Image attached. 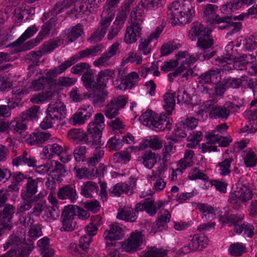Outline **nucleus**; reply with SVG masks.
<instances>
[{
	"instance_id": "3c124183",
	"label": "nucleus",
	"mask_w": 257,
	"mask_h": 257,
	"mask_svg": "<svg viewBox=\"0 0 257 257\" xmlns=\"http://www.w3.org/2000/svg\"><path fill=\"white\" fill-rule=\"evenodd\" d=\"M90 65L86 62H81L73 66L71 68V72L74 74L81 75L87 71L91 70Z\"/></svg>"
},
{
	"instance_id": "f3484780",
	"label": "nucleus",
	"mask_w": 257,
	"mask_h": 257,
	"mask_svg": "<svg viewBox=\"0 0 257 257\" xmlns=\"http://www.w3.org/2000/svg\"><path fill=\"white\" fill-rule=\"evenodd\" d=\"M57 196L60 200H68L71 203H74L78 197L75 186L70 184L60 188Z\"/></svg>"
},
{
	"instance_id": "09e8293b",
	"label": "nucleus",
	"mask_w": 257,
	"mask_h": 257,
	"mask_svg": "<svg viewBox=\"0 0 257 257\" xmlns=\"http://www.w3.org/2000/svg\"><path fill=\"white\" fill-rule=\"evenodd\" d=\"M63 40H61L58 38L55 40L45 42L42 48L43 53L46 54L53 51L56 48L63 44Z\"/></svg>"
},
{
	"instance_id": "2eb2a0df",
	"label": "nucleus",
	"mask_w": 257,
	"mask_h": 257,
	"mask_svg": "<svg viewBox=\"0 0 257 257\" xmlns=\"http://www.w3.org/2000/svg\"><path fill=\"white\" fill-rule=\"evenodd\" d=\"M108 94L105 89H93L85 95L87 96V99L91 101L94 107H100L103 105Z\"/></svg>"
},
{
	"instance_id": "f257e3e1",
	"label": "nucleus",
	"mask_w": 257,
	"mask_h": 257,
	"mask_svg": "<svg viewBox=\"0 0 257 257\" xmlns=\"http://www.w3.org/2000/svg\"><path fill=\"white\" fill-rule=\"evenodd\" d=\"M84 1L63 0L58 2L53 6L50 13L52 15L56 16L73 6L70 10L66 12L67 17L77 19L82 17L84 14L88 15L91 12L88 9V7L85 4L86 1L83 3Z\"/></svg>"
},
{
	"instance_id": "4d7b16f0",
	"label": "nucleus",
	"mask_w": 257,
	"mask_h": 257,
	"mask_svg": "<svg viewBox=\"0 0 257 257\" xmlns=\"http://www.w3.org/2000/svg\"><path fill=\"white\" fill-rule=\"evenodd\" d=\"M113 157L115 162L125 164L130 161L131 156L127 151H123L115 153Z\"/></svg>"
},
{
	"instance_id": "e2e57ef3",
	"label": "nucleus",
	"mask_w": 257,
	"mask_h": 257,
	"mask_svg": "<svg viewBox=\"0 0 257 257\" xmlns=\"http://www.w3.org/2000/svg\"><path fill=\"white\" fill-rule=\"evenodd\" d=\"M135 0H125L121 6V10L118 12L117 16L126 19L127 16L130 13V7L133 4Z\"/></svg>"
},
{
	"instance_id": "6e6552de",
	"label": "nucleus",
	"mask_w": 257,
	"mask_h": 257,
	"mask_svg": "<svg viewBox=\"0 0 257 257\" xmlns=\"http://www.w3.org/2000/svg\"><path fill=\"white\" fill-rule=\"evenodd\" d=\"M104 116L101 113H96L95 115V119L93 121L90 122L87 127V131L93 137L95 142L98 141L101 144L102 130L104 128Z\"/></svg>"
},
{
	"instance_id": "aec40b11",
	"label": "nucleus",
	"mask_w": 257,
	"mask_h": 257,
	"mask_svg": "<svg viewBox=\"0 0 257 257\" xmlns=\"http://www.w3.org/2000/svg\"><path fill=\"white\" fill-rule=\"evenodd\" d=\"M225 52L224 56L218 57L215 59L216 61L218 62V64H221L223 66L225 65L226 63H229L227 61L232 62L238 55L237 50L234 48L232 42L228 44L225 47Z\"/></svg>"
},
{
	"instance_id": "603ef678",
	"label": "nucleus",
	"mask_w": 257,
	"mask_h": 257,
	"mask_svg": "<svg viewBox=\"0 0 257 257\" xmlns=\"http://www.w3.org/2000/svg\"><path fill=\"white\" fill-rule=\"evenodd\" d=\"M232 161L231 158H226L224 161L218 163L219 167V173L221 176H226L230 173V164Z\"/></svg>"
},
{
	"instance_id": "dca6fc26",
	"label": "nucleus",
	"mask_w": 257,
	"mask_h": 257,
	"mask_svg": "<svg viewBox=\"0 0 257 257\" xmlns=\"http://www.w3.org/2000/svg\"><path fill=\"white\" fill-rule=\"evenodd\" d=\"M13 166L18 167L19 166H27L29 167H35L36 166L37 160L34 156H32L27 151L14 157L12 161Z\"/></svg>"
},
{
	"instance_id": "5701e85b",
	"label": "nucleus",
	"mask_w": 257,
	"mask_h": 257,
	"mask_svg": "<svg viewBox=\"0 0 257 257\" xmlns=\"http://www.w3.org/2000/svg\"><path fill=\"white\" fill-rule=\"evenodd\" d=\"M115 77L113 69H106L99 71L96 76V83L99 89H105L109 79L113 80Z\"/></svg>"
},
{
	"instance_id": "473e14b6",
	"label": "nucleus",
	"mask_w": 257,
	"mask_h": 257,
	"mask_svg": "<svg viewBox=\"0 0 257 257\" xmlns=\"http://www.w3.org/2000/svg\"><path fill=\"white\" fill-rule=\"evenodd\" d=\"M131 187L130 185L125 182H119L113 187L109 189V193L110 195L115 196H120L122 193L128 194L131 192Z\"/></svg>"
},
{
	"instance_id": "423d86ee",
	"label": "nucleus",
	"mask_w": 257,
	"mask_h": 257,
	"mask_svg": "<svg viewBox=\"0 0 257 257\" xmlns=\"http://www.w3.org/2000/svg\"><path fill=\"white\" fill-rule=\"evenodd\" d=\"M218 7L212 4H207L204 7L203 9V17L205 18L206 22H210V26L213 29H216V26H219V24L224 22H228L230 18L228 16H224L220 17L218 15H216V11Z\"/></svg>"
},
{
	"instance_id": "7c9ffc66",
	"label": "nucleus",
	"mask_w": 257,
	"mask_h": 257,
	"mask_svg": "<svg viewBox=\"0 0 257 257\" xmlns=\"http://www.w3.org/2000/svg\"><path fill=\"white\" fill-rule=\"evenodd\" d=\"M39 251L43 254V257H51L53 255L54 251L50 244V239L47 237H44L40 239L38 242Z\"/></svg>"
},
{
	"instance_id": "6ab92c4d",
	"label": "nucleus",
	"mask_w": 257,
	"mask_h": 257,
	"mask_svg": "<svg viewBox=\"0 0 257 257\" xmlns=\"http://www.w3.org/2000/svg\"><path fill=\"white\" fill-rule=\"evenodd\" d=\"M34 33H23L20 37L15 41L7 44L11 40L9 33H0V47H16L22 44L27 39L30 38Z\"/></svg>"
},
{
	"instance_id": "c03bdc74",
	"label": "nucleus",
	"mask_w": 257,
	"mask_h": 257,
	"mask_svg": "<svg viewBox=\"0 0 257 257\" xmlns=\"http://www.w3.org/2000/svg\"><path fill=\"white\" fill-rule=\"evenodd\" d=\"M210 33H202L199 37L197 45L198 47L206 50L210 48L213 44V40Z\"/></svg>"
},
{
	"instance_id": "6e6d98bb",
	"label": "nucleus",
	"mask_w": 257,
	"mask_h": 257,
	"mask_svg": "<svg viewBox=\"0 0 257 257\" xmlns=\"http://www.w3.org/2000/svg\"><path fill=\"white\" fill-rule=\"evenodd\" d=\"M74 171L75 172L76 176L81 179L83 178L91 179L94 177V169L92 171H88L86 168H77L75 167Z\"/></svg>"
},
{
	"instance_id": "c756f323",
	"label": "nucleus",
	"mask_w": 257,
	"mask_h": 257,
	"mask_svg": "<svg viewBox=\"0 0 257 257\" xmlns=\"http://www.w3.org/2000/svg\"><path fill=\"white\" fill-rule=\"evenodd\" d=\"M83 86L86 89H99L97 86L96 79L95 80L93 70H89L81 77Z\"/></svg>"
},
{
	"instance_id": "0e129e2a",
	"label": "nucleus",
	"mask_w": 257,
	"mask_h": 257,
	"mask_svg": "<svg viewBox=\"0 0 257 257\" xmlns=\"http://www.w3.org/2000/svg\"><path fill=\"white\" fill-rule=\"evenodd\" d=\"M21 198L24 202L18 207V214H22V213H25V211L29 210L32 207L33 203L37 201V199L27 200L24 197H21Z\"/></svg>"
},
{
	"instance_id": "ea45409f",
	"label": "nucleus",
	"mask_w": 257,
	"mask_h": 257,
	"mask_svg": "<svg viewBox=\"0 0 257 257\" xmlns=\"http://www.w3.org/2000/svg\"><path fill=\"white\" fill-rule=\"evenodd\" d=\"M27 123L21 117V118L11 121L10 123V130L14 134H22L27 128Z\"/></svg>"
},
{
	"instance_id": "f704fd0d",
	"label": "nucleus",
	"mask_w": 257,
	"mask_h": 257,
	"mask_svg": "<svg viewBox=\"0 0 257 257\" xmlns=\"http://www.w3.org/2000/svg\"><path fill=\"white\" fill-rule=\"evenodd\" d=\"M242 218L235 214H228L224 217V222L229 223L234 226V231L237 233H240L243 229V223L240 225Z\"/></svg>"
},
{
	"instance_id": "13d9d810",
	"label": "nucleus",
	"mask_w": 257,
	"mask_h": 257,
	"mask_svg": "<svg viewBox=\"0 0 257 257\" xmlns=\"http://www.w3.org/2000/svg\"><path fill=\"white\" fill-rule=\"evenodd\" d=\"M188 178L191 180L200 179L204 181H207L208 179L207 175L199 170L197 168H194L191 170L188 175Z\"/></svg>"
},
{
	"instance_id": "49530a36",
	"label": "nucleus",
	"mask_w": 257,
	"mask_h": 257,
	"mask_svg": "<svg viewBox=\"0 0 257 257\" xmlns=\"http://www.w3.org/2000/svg\"><path fill=\"white\" fill-rule=\"evenodd\" d=\"M70 67V65L66 60L57 67L47 71L46 72V77L49 78L50 81L51 78L56 77L58 75L62 73Z\"/></svg>"
},
{
	"instance_id": "4c0bfd02",
	"label": "nucleus",
	"mask_w": 257,
	"mask_h": 257,
	"mask_svg": "<svg viewBox=\"0 0 257 257\" xmlns=\"http://www.w3.org/2000/svg\"><path fill=\"white\" fill-rule=\"evenodd\" d=\"M66 171L64 165L57 161L54 166L52 167V170L50 171V174L53 179L58 182H61L62 178L65 176Z\"/></svg>"
},
{
	"instance_id": "8fccbe9b",
	"label": "nucleus",
	"mask_w": 257,
	"mask_h": 257,
	"mask_svg": "<svg viewBox=\"0 0 257 257\" xmlns=\"http://www.w3.org/2000/svg\"><path fill=\"white\" fill-rule=\"evenodd\" d=\"M202 133L200 131L193 132L188 136L187 141L190 142L187 147L190 148H195L202 140Z\"/></svg>"
},
{
	"instance_id": "58836bf2",
	"label": "nucleus",
	"mask_w": 257,
	"mask_h": 257,
	"mask_svg": "<svg viewBox=\"0 0 257 257\" xmlns=\"http://www.w3.org/2000/svg\"><path fill=\"white\" fill-rule=\"evenodd\" d=\"M219 74L218 70H209L204 73H202L198 79L201 84H209L213 82L214 79H217Z\"/></svg>"
},
{
	"instance_id": "bf43d9fd",
	"label": "nucleus",
	"mask_w": 257,
	"mask_h": 257,
	"mask_svg": "<svg viewBox=\"0 0 257 257\" xmlns=\"http://www.w3.org/2000/svg\"><path fill=\"white\" fill-rule=\"evenodd\" d=\"M89 56H90V55L89 52V50L88 48H86L83 51H79L77 54L70 57L67 60V61L70 66H71L79 60Z\"/></svg>"
},
{
	"instance_id": "ddd939ff",
	"label": "nucleus",
	"mask_w": 257,
	"mask_h": 257,
	"mask_svg": "<svg viewBox=\"0 0 257 257\" xmlns=\"http://www.w3.org/2000/svg\"><path fill=\"white\" fill-rule=\"evenodd\" d=\"M124 236L123 229L117 224H111L109 226V229L105 230L103 237L106 240L110 242H106V246H116V243L113 241L119 240Z\"/></svg>"
},
{
	"instance_id": "4be33fe9",
	"label": "nucleus",
	"mask_w": 257,
	"mask_h": 257,
	"mask_svg": "<svg viewBox=\"0 0 257 257\" xmlns=\"http://www.w3.org/2000/svg\"><path fill=\"white\" fill-rule=\"evenodd\" d=\"M139 80V76L137 72H131L124 77H120V82L118 88L122 90L132 89L136 85Z\"/></svg>"
},
{
	"instance_id": "bb28decb",
	"label": "nucleus",
	"mask_w": 257,
	"mask_h": 257,
	"mask_svg": "<svg viewBox=\"0 0 257 257\" xmlns=\"http://www.w3.org/2000/svg\"><path fill=\"white\" fill-rule=\"evenodd\" d=\"M120 0H106L101 15V18H107L113 20L115 13V8Z\"/></svg>"
},
{
	"instance_id": "e433bc0d",
	"label": "nucleus",
	"mask_w": 257,
	"mask_h": 257,
	"mask_svg": "<svg viewBox=\"0 0 257 257\" xmlns=\"http://www.w3.org/2000/svg\"><path fill=\"white\" fill-rule=\"evenodd\" d=\"M167 253V250L154 246L148 248L147 250L143 251L140 257H166Z\"/></svg>"
},
{
	"instance_id": "1a4fd4ad",
	"label": "nucleus",
	"mask_w": 257,
	"mask_h": 257,
	"mask_svg": "<svg viewBox=\"0 0 257 257\" xmlns=\"http://www.w3.org/2000/svg\"><path fill=\"white\" fill-rule=\"evenodd\" d=\"M67 137L70 140L77 143L84 142L89 147H92L93 145L99 146L101 144L99 141L95 142L93 137H90L89 134L88 136L85 133L80 129L73 128L70 130L67 133Z\"/></svg>"
},
{
	"instance_id": "20e7f679",
	"label": "nucleus",
	"mask_w": 257,
	"mask_h": 257,
	"mask_svg": "<svg viewBox=\"0 0 257 257\" xmlns=\"http://www.w3.org/2000/svg\"><path fill=\"white\" fill-rule=\"evenodd\" d=\"M166 114L158 116L157 114L149 110L143 113L140 117L142 123L156 132L169 131L171 123L166 120Z\"/></svg>"
},
{
	"instance_id": "a878e982",
	"label": "nucleus",
	"mask_w": 257,
	"mask_h": 257,
	"mask_svg": "<svg viewBox=\"0 0 257 257\" xmlns=\"http://www.w3.org/2000/svg\"><path fill=\"white\" fill-rule=\"evenodd\" d=\"M176 97L175 92H172L171 90L167 91L163 95V108L168 115H171L175 108Z\"/></svg>"
},
{
	"instance_id": "f8f14e48",
	"label": "nucleus",
	"mask_w": 257,
	"mask_h": 257,
	"mask_svg": "<svg viewBox=\"0 0 257 257\" xmlns=\"http://www.w3.org/2000/svg\"><path fill=\"white\" fill-rule=\"evenodd\" d=\"M42 181V179L37 178L33 179L31 177L27 178V183L21 190V197H24L27 200L38 199L37 196H34L38 191V182Z\"/></svg>"
},
{
	"instance_id": "a18cd8bd",
	"label": "nucleus",
	"mask_w": 257,
	"mask_h": 257,
	"mask_svg": "<svg viewBox=\"0 0 257 257\" xmlns=\"http://www.w3.org/2000/svg\"><path fill=\"white\" fill-rule=\"evenodd\" d=\"M194 153L192 150H186L184 153L183 158H182L178 162V165L182 169H185L191 167L194 163L193 157Z\"/></svg>"
},
{
	"instance_id": "79ce46f5",
	"label": "nucleus",
	"mask_w": 257,
	"mask_h": 257,
	"mask_svg": "<svg viewBox=\"0 0 257 257\" xmlns=\"http://www.w3.org/2000/svg\"><path fill=\"white\" fill-rule=\"evenodd\" d=\"M171 214L166 209H162L158 213V219L156 221L154 227L159 229L161 227H164L166 224L170 220Z\"/></svg>"
},
{
	"instance_id": "7ed1b4c3",
	"label": "nucleus",
	"mask_w": 257,
	"mask_h": 257,
	"mask_svg": "<svg viewBox=\"0 0 257 257\" xmlns=\"http://www.w3.org/2000/svg\"><path fill=\"white\" fill-rule=\"evenodd\" d=\"M184 3L182 6H181L178 1H175L172 3L170 7H169L167 12L168 19L171 21V23L173 26L188 23L189 22V15L192 16L190 4L185 1Z\"/></svg>"
},
{
	"instance_id": "37998d69",
	"label": "nucleus",
	"mask_w": 257,
	"mask_h": 257,
	"mask_svg": "<svg viewBox=\"0 0 257 257\" xmlns=\"http://www.w3.org/2000/svg\"><path fill=\"white\" fill-rule=\"evenodd\" d=\"M40 106L34 105L22 113L21 117L24 121L28 122L38 118V113L40 110Z\"/></svg>"
},
{
	"instance_id": "412c9836",
	"label": "nucleus",
	"mask_w": 257,
	"mask_h": 257,
	"mask_svg": "<svg viewBox=\"0 0 257 257\" xmlns=\"http://www.w3.org/2000/svg\"><path fill=\"white\" fill-rule=\"evenodd\" d=\"M157 154L152 152L150 150H146L142 152L141 155L138 158V161L143 164L145 167L152 169L157 163Z\"/></svg>"
},
{
	"instance_id": "72a5a7b5",
	"label": "nucleus",
	"mask_w": 257,
	"mask_h": 257,
	"mask_svg": "<svg viewBox=\"0 0 257 257\" xmlns=\"http://www.w3.org/2000/svg\"><path fill=\"white\" fill-rule=\"evenodd\" d=\"M99 188L96 183L88 181L85 182L82 186L81 188V194L85 197H93L92 193H97L98 191Z\"/></svg>"
},
{
	"instance_id": "052dcab7",
	"label": "nucleus",
	"mask_w": 257,
	"mask_h": 257,
	"mask_svg": "<svg viewBox=\"0 0 257 257\" xmlns=\"http://www.w3.org/2000/svg\"><path fill=\"white\" fill-rule=\"evenodd\" d=\"M86 150V147L82 146H79L74 149L73 155L77 162H83L85 160Z\"/></svg>"
},
{
	"instance_id": "a211bd4d",
	"label": "nucleus",
	"mask_w": 257,
	"mask_h": 257,
	"mask_svg": "<svg viewBox=\"0 0 257 257\" xmlns=\"http://www.w3.org/2000/svg\"><path fill=\"white\" fill-rule=\"evenodd\" d=\"M47 112L56 121L63 119L67 115L66 106L61 102L50 104L47 109Z\"/></svg>"
},
{
	"instance_id": "b1692460",
	"label": "nucleus",
	"mask_w": 257,
	"mask_h": 257,
	"mask_svg": "<svg viewBox=\"0 0 257 257\" xmlns=\"http://www.w3.org/2000/svg\"><path fill=\"white\" fill-rule=\"evenodd\" d=\"M51 136L49 133L35 131L31 134L26 141L30 145H39L47 141Z\"/></svg>"
},
{
	"instance_id": "2f4dec72",
	"label": "nucleus",
	"mask_w": 257,
	"mask_h": 257,
	"mask_svg": "<svg viewBox=\"0 0 257 257\" xmlns=\"http://www.w3.org/2000/svg\"><path fill=\"white\" fill-rule=\"evenodd\" d=\"M229 110L226 108L225 105H216L215 107L210 111L209 117L212 119H226L229 116Z\"/></svg>"
},
{
	"instance_id": "5fc2aeb1",
	"label": "nucleus",
	"mask_w": 257,
	"mask_h": 257,
	"mask_svg": "<svg viewBox=\"0 0 257 257\" xmlns=\"http://www.w3.org/2000/svg\"><path fill=\"white\" fill-rule=\"evenodd\" d=\"M228 17L230 18L228 22H224V23H222L223 24L222 26H216V27H217V30L225 29L229 30L231 27H233L234 29L231 30L232 31H235L237 32L240 31L242 26V23L241 22H233L232 21V16Z\"/></svg>"
},
{
	"instance_id": "338daca9",
	"label": "nucleus",
	"mask_w": 257,
	"mask_h": 257,
	"mask_svg": "<svg viewBox=\"0 0 257 257\" xmlns=\"http://www.w3.org/2000/svg\"><path fill=\"white\" fill-rule=\"evenodd\" d=\"M245 76H241L240 78H229L227 79L224 83L227 88H238L244 81Z\"/></svg>"
},
{
	"instance_id": "c9c22d12",
	"label": "nucleus",
	"mask_w": 257,
	"mask_h": 257,
	"mask_svg": "<svg viewBox=\"0 0 257 257\" xmlns=\"http://www.w3.org/2000/svg\"><path fill=\"white\" fill-rule=\"evenodd\" d=\"M206 139L208 142L211 144L219 143L220 147H225L229 145L231 142L230 137H223L218 135L208 134L206 136Z\"/></svg>"
},
{
	"instance_id": "cd10ccee",
	"label": "nucleus",
	"mask_w": 257,
	"mask_h": 257,
	"mask_svg": "<svg viewBox=\"0 0 257 257\" xmlns=\"http://www.w3.org/2000/svg\"><path fill=\"white\" fill-rule=\"evenodd\" d=\"M116 217L127 222H134L137 219V216L133 208L124 207L118 211Z\"/></svg>"
},
{
	"instance_id": "0eeeda50",
	"label": "nucleus",
	"mask_w": 257,
	"mask_h": 257,
	"mask_svg": "<svg viewBox=\"0 0 257 257\" xmlns=\"http://www.w3.org/2000/svg\"><path fill=\"white\" fill-rule=\"evenodd\" d=\"M75 217V211L71 210L69 206H66L62 210L60 221L62 226L61 231H72L75 229L76 222L74 221Z\"/></svg>"
},
{
	"instance_id": "4468645a",
	"label": "nucleus",
	"mask_w": 257,
	"mask_h": 257,
	"mask_svg": "<svg viewBox=\"0 0 257 257\" xmlns=\"http://www.w3.org/2000/svg\"><path fill=\"white\" fill-rule=\"evenodd\" d=\"M198 120L193 117L182 120L176 124L175 136L184 138L187 135V132L194 129L197 125Z\"/></svg>"
},
{
	"instance_id": "39448f33",
	"label": "nucleus",
	"mask_w": 257,
	"mask_h": 257,
	"mask_svg": "<svg viewBox=\"0 0 257 257\" xmlns=\"http://www.w3.org/2000/svg\"><path fill=\"white\" fill-rule=\"evenodd\" d=\"M86 234L82 235L79 243H71L69 246V251L74 255H85L90 249V244L92 241V237L97 234L98 228L88 224L85 227Z\"/></svg>"
},
{
	"instance_id": "680f3d73",
	"label": "nucleus",
	"mask_w": 257,
	"mask_h": 257,
	"mask_svg": "<svg viewBox=\"0 0 257 257\" xmlns=\"http://www.w3.org/2000/svg\"><path fill=\"white\" fill-rule=\"evenodd\" d=\"M13 226L12 220L0 214V236L4 234L5 230H10Z\"/></svg>"
},
{
	"instance_id": "de8ad7c7",
	"label": "nucleus",
	"mask_w": 257,
	"mask_h": 257,
	"mask_svg": "<svg viewBox=\"0 0 257 257\" xmlns=\"http://www.w3.org/2000/svg\"><path fill=\"white\" fill-rule=\"evenodd\" d=\"M237 191L239 192V199L243 203L246 202L252 198L253 195L252 191L246 185H241L238 188Z\"/></svg>"
},
{
	"instance_id": "774afa93",
	"label": "nucleus",
	"mask_w": 257,
	"mask_h": 257,
	"mask_svg": "<svg viewBox=\"0 0 257 257\" xmlns=\"http://www.w3.org/2000/svg\"><path fill=\"white\" fill-rule=\"evenodd\" d=\"M245 246L240 243H236L230 245L229 248L230 253L234 256H240L244 251Z\"/></svg>"
},
{
	"instance_id": "9d476101",
	"label": "nucleus",
	"mask_w": 257,
	"mask_h": 257,
	"mask_svg": "<svg viewBox=\"0 0 257 257\" xmlns=\"http://www.w3.org/2000/svg\"><path fill=\"white\" fill-rule=\"evenodd\" d=\"M126 102V99L122 96L111 100L105 108L106 117L109 119L115 118L119 113L118 110L124 107Z\"/></svg>"
},
{
	"instance_id": "69168bd1",
	"label": "nucleus",
	"mask_w": 257,
	"mask_h": 257,
	"mask_svg": "<svg viewBox=\"0 0 257 257\" xmlns=\"http://www.w3.org/2000/svg\"><path fill=\"white\" fill-rule=\"evenodd\" d=\"M212 27H208V26H204L201 23L199 22H194L192 24L191 30L189 32H211L212 31Z\"/></svg>"
},
{
	"instance_id": "a19ab883",
	"label": "nucleus",
	"mask_w": 257,
	"mask_h": 257,
	"mask_svg": "<svg viewBox=\"0 0 257 257\" xmlns=\"http://www.w3.org/2000/svg\"><path fill=\"white\" fill-rule=\"evenodd\" d=\"M232 62L233 63L232 67L234 69L245 70L247 69V65L249 63V58L247 54H238Z\"/></svg>"
},
{
	"instance_id": "f03ea898",
	"label": "nucleus",
	"mask_w": 257,
	"mask_h": 257,
	"mask_svg": "<svg viewBox=\"0 0 257 257\" xmlns=\"http://www.w3.org/2000/svg\"><path fill=\"white\" fill-rule=\"evenodd\" d=\"M28 233L29 238L26 243H23L17 250L11 248L5 254L0 255V257H29L34 247L33 241L42 235V225L32 226Z\"/></svg>"
},
{
	"instance_id": "864d4df0",
	"label": "nucleus",
	"mask_w": 257,
	"mask_h": 257,
	"mask_svg": "<svg viewBox=\"0 0 257 257\" xmlns=\"http://www.w3.org/2000/svg\"><path fill=\"white\" fill-rule=\"evenodd\" d=\"M123 144L122 139L117 138L116 136L112 137L107 141L106 147L109 151H115L119 150Z\"/></svg>"
},
{
	"instance_id": "c85d7f7f",
	"label": "nucleus",
	"mask_w": 257,
	"mask_h": 257,
	"mask_svg": "<svg viewBox=\"0 0 257 257\" xmlns=\"http://www.w3.org/2000/svg\"><path fill=\"white\" fill-rule=\"evenodd\" d=\"M208 239L203 234H195L189 243L193 251L202 250L207 244Z\"/></svg>"
},
{
	"instance_id": "9b49d317",
	"label": "nucleus",
	"mask_w": 257,
	"mask_h": 257,
	"mask_svg": "<svg viewBox=\"0 0 257 257\" xmlns=\"http://www.w3.org/2000/svg\"><path fill=\"white\" fill-rule=\"evenodd\" d=\"M143 235L138 231L133 232L130 237L122 243V249L128 252L136 251L143 243Z\"/></svg>"
},
{
	"instance_id": "393cba45",
	"label": "nucleus",
	"mask_w": 257,
	"mask_h": 257,
	"mask_svg": "<svg viewBox=\"0 0 257 257\" xmlns=\"http://www.w3.org/2000/svg\"><path fill=\"white\" fill-rule=\"evenodd\" d=\"M163 146L162 140L157 136H151L149 139L143 140L140 145L139 150L149 147L154 150L160 149Z\"/></svg>"
}]
</instances>
